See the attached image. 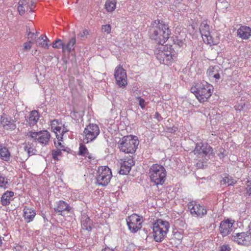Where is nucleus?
<instances>
[{
	"mask_svg": "<svg viewBox=\"0 0 251 251\" xmlns=\"http://www.w3.org/2000/svg\"><path fill=\"white\" fill-rule=\"evenodd\" d=\"M35 215L36 213L32 209L26 207H24V217L27 222L29 223L32 221L35 217Z\"/></svg>",
	"mask_w": 251,
	"mask_h": 251,
	"instance_id": "nucleus-21",
	"label": "nucleus"
},
{
	"mask_svg": "<svg viewBox=\"0 0 251 251\" xmlns=\"http://www.w3.org/2000/svg\"><path fill=\"white\" fill-rule=\"evenodd\" d=\"M98 126L94 124H90L84 129L82 134L81 141L84 144H88L95 140L100 134Z\"/></svg>",
	"mask_w": 251,
	"mask_h": 251,
	"instance_id": "nucleus-7",
	"label": "nucleus"
},
{
	"mask_svg": "<svg viewBox=\"0 0 251 251\" xmlns=\"http://www.w3.org/2000/svg\"><path fill=\"white\" fill-rule=\"evenodd\" d=\"M24 149L25 151H27L29 156L32 155L35 153L36 150L31 147H28L27 145L25 147Z\"/></svg>",
	"mask_w": 251,
	"mask_h": 251,
	"instance_id": "nucleus-38",
	"label": "nucleus"
},
{
	"mask_svg": "<svg viewBox=\"0 0 251 251\" xmlns=\"http://www.w3.org/2000/svg\"><path fill=\"white\" fill-rule=\"evenodd\" d=\"M81 116V115L80 114H78V117H80Z\"/></svg>",
	"mask_w": 251,
	"mask_h": 251,
	"instance_id": "nucleus-61",
	"label": "nucleus"
},
{
	"mask_svg": "<svg viewBox=\"0 0 251 251\" xmlns=\"http://www.w3.org/2000/svg\"><path fill=\"white\" fill-rule=\"evenodd\" d=\"M39 33V32L38 31H36V33H35V36H36V35H37Z\"/></svg>",
	"mask_w": 251,
	"mask_h": 251,
	"instance_id": "nucleus-59",
	"label": "nucleus"
},
{
	"mask_svg": "<svg viewBox=\"0 0 251 251\" xmlns=\"http://www.w3.org/2000/svg\"><path fill=\"white\" fill-rule=\"evenodd\" d=\"M75 43V38L72 37L69 43L67 44L66 46V49L68 50L69 52H70L72 50H73V47Z\"/></svg>",
	"mask_w": 251,
	"mask_h": 251,
	"instance_id": "nucleus-34",
	"label": "nucleus"
},
{
	"mask_svg": "<svg viewBox=\"0 0 251 251\" xmlns=\"http://www.w3.org/2000/svg\"><path fill=\"white\" fill-rule=\"evenodd\" d=\"M1 244H2V241H1V240L0 239V246H1Z\"/></svg>",
	"mask_w": 251,
	"mask_h": 251,
	"instance_id": "nucleus-60",
	"label": "nucleus"
},
{
	"mask_svg": "<svg viewBox=\"0 0 251 251\" xmlns=\"http://www.w3.org/2000/svg\"><path fill=\"white\" fill-rule=\"evenodd\" d=\"M224 176L223 179L221 180V183L222 185L225 186L232 185L236 183L235 180L232 177L229 176L228 175L225 174H224Z\"/></svg>",
	"mask_w": 251,
	"mask_h": 251,
	"instance_id": "nucleus-26",
	"label": "nucleus"
},
{
	"mask_svg": "<svg viewBox=\"0 0 251 251\" xmlns=\"http://www.w3.org/2000/svg\"><path fill=\"white\" fill-rule=\"evenodd\" d=\"M15 121L11 117H7L1 116L0 123L2 125L3 128L6 130L14 129L16 126Z\"/></svg>",
	"mask_w": 251,
	"mask_h": 251,
	"instance_id": "nucleus-19",
	"label": "nucleus"
},
{
	"mask_svg": "<svg viewBox=\"0 0 251 251\" xmlns=\"http://www.w3.org/2000/svg\"><path fill=\"white\" fill-rule=\"evenodd\" d=\"M139 145L136 136H127L123 137L119 142V148L121 151L126 153H135Z\"/></svg>",
	"mask_w": 251,
	"mask_h": 251,
	"instance_id": "nucleus-6",
	"label": "nucleus"
},
{
	"mask_svg": "<svg viewBox=\"0 0 251 251\" xmlns=\"http://www.w3.org/2000/svg\"><path fill=\"white\" fill-rule=\"evenodd\" d=\"M35 33L34 32H30L29 34H28V39H31V40H33L35 38Z\"/></svg>",
	"mask_w": 251,
	"mask_h": 251,
	"instance_id": "nucleus-49",
	"label": "nucleus"
},
{
	"mask_svg": "<svg viewBox=\"0 0 251 251\" xmlns=\"http://www.w3.org/2000/svg\"><path fill=\"white\" fill-rule=\"evenodd\" d=\"M70 151H71V150L69 148H64V151H67V152H69Z\"/></svg>",
	"mask_w": 251,
	"mask_h": 251,
	"instance_id": "nucleus-55",
	"label": "nucleus"
},
{
	"mask_svg": "<svg viewBox=\"0 0 251 251\" xmlns=\"http://www.w3.org/2000/svg\"><path fill=\"white\" fill-rule=\"evenodd\" d=\"M0 157L4 161H8L10 158V154L8 149L0 145Z\"/></svg>",
	"mask_w": 251,
	"mask_h": 251,
	"instance_id": "nucleus-27",
	"label": "nucleus"
},
{
	"mask_svg": "<svg viewBox=\"0 0 251 251\" xmlns=\"http://www.w3.org/2000/svg\"><path fill=\"white\" fill-rule=\"evenodd\" d=\"M88 157H89V158H91V157L90 156H88Z\"/></svg>",
	"mask_w": 251,
	"mask_h": 251,
	"instance_id": "nucleus-62",
	"label": "nucleus"
},
{
	"mask_svg": "<svg viewBox=\"0 0 251 251\" xmlns=\"http://www.w3.org/2000/svg\"><path fill=\"white\" fill-rule=\"evenodd\" d=\"M221 251H230V248L228 245H223L221 247Z\"/></svg>",
	"mask_w": 251,
	"mask_h": 251,
	"instance_id": "nucleus-47",
	"label": "nucleus"
},
{
	"mask_svg": "<svg viewBox=\"0 0 251 251\" xmlns=\"http://www.w3.org/2000/svg\"><path fill=\"white\" fill-rule=\"evenodd\" d=\"M32 41L30 40L27 42H26L24 45V50H29L31 48V45L32 44Z\"/></svg>",
	"mask_w": 251,
	"mask_h": 251,
	"instance_id": "nucleus-44",
	"label": "nucleus"
},
{
	"mask_svg": "<svg viewBox=\"0 0 251 251\" xmlns=\"http://www.w3.org/2000/svg\"><path fill=\"white\" fill-rule=\"evenodd\" d=\"M246 194L248 196H251V180H248L246 183Z\"/></svg>",
	"mask_w": 251,
	"mask_h": 251,
	"instance_id": "nucleus-42",
	"label": "nucleus"
},
{
	"mask_svg": "<svg viewBox=\"0 0 251 251\" xmlns=\"http://www.w3.org/2000/svg\"><path fill=\"white\" fill-rule=\"evenodd\" d=\"M51 129L55 134H60L62 132L61 129L63 126L61 121H59L57 120H54L51 122Z\"/></svg>",
	"mask_w": 251,
	"mask_h": 251,
	"instance_id": "nucleus-23",
	"label": "nucleus"
},
{
	"mask_svg": "<svg viewBox=\"0 0 251 251\" xmlns=\"http://www.w3.org/2000/svg\"><path fill=\"white\" fill-rule=\"evenodd\" d=\"M52 47L56 49H63V41L60 39L56 40L52 43Z\"/></svg>",
	"mask_w": 251,
	"mask_h": 251,
	"instance_id": "nucleus-36",
	"label": "nucleus"
},
{
	"mask_svg": "<svg viewBox=\"0 0 251 251\" xmlns=\"http://www.w3.org/2000/svg\"><path fill=\"white\" fill-rule=\"evenodd\" d=\"M218 66H210L207 72L208 76L212 77L215 73L218 72Z\"/></svg>",
	"mask_w": 251,
	"mask_h": 251,
	"instance_id": "nucleus-33",
	"label": "nucleus"
},
{
	"mask_svg": "<svg viewBox=\"0 0 251 251\" xmlns=\"http://www.w3.org/2000/svg\"><path fill=\"white\" fill-rule=\"evenodd\" d=\"M174 129H172V130L170 131V132H175L176 131V127H174Z\"/></svg>",
	"mask_w": 251,
	"mask_h": 251,
	"instance_id": "nucleus-58",
	"label": "nucleus"
},
{
	"mask_svg": "<svg viewBox=\"0 0 251 251\" xmlns=\"http://www.w3.org/2000/svg\"><path fill=\"white\" fill-rule=\"evenodd\" d=\"M75 113H76L74 111L73 112V113H71V114H72V116H75L76 118L77 116H76V115H75Z\"/></svg>",
	"mask_w": 251,
	"mask_h": 251,
	"instance_id": "nucleus-56",
	"label": "nucleus"
},
{
	"mask_svg": "<svg viewBox=\"0 0 251 251\" xmlns=\"http://www.w3.org/2000/svg\"><path fill=\"white\" fill-rule=\"evenodd\" d=\"M149 33L150 38L161 46L169 39L171 31L167 24L162 20H158L151 23Z\"/></svg>",
	"mask_w": 251,
	"mask_h": 251,
	"instance_id": "nucleus-1",
	"label": "nucleus"
},
{
	"mask_svg": "<svg viewBox=\"0 0 251 251\" xmlns=\"http://www.w3.org/2000/svg\"><path fill=\"white\" fill-rule=\"evenodd\" d=\"M114 77L117 84L120 87L125 86L127 84V77L126 70L120 65L116 67L114 71Z\"/></svg>",
	"mask_w": 251,
	"mask_h": 251,
	"instance_id": "nucleus-14",
	"label": "nucleus"
},
{
	"mask_svg": "<svg viewBox=\"0 0 251 251\" xmlns=\"http://www.w3.org/2000/svg\"><path fill=\"white\" fill-rule=\"evenodd\" d=\"M81 226L83 229L91 231L92 229V223L90 218L87 216H84L81 220Z\"/></svg>",
	"mask_w": 251,
	"mask_h": 251,
	"instance_id": "nucleus-25",
	"label": "nucleus"
},
{
	"mask_svg": "<svg viewBox=\"0 0 251 251\" xmlns=\"http://www.w3.org/2000/svg\"><path fill=\"white\" fill-rule=\"evenodd\" d=\"M88 150L87 148L84 146L82 143H80L79 144V154L81 155L84 156L85 155V154L86 153H88L87 152Z\"/></svg>",
	"mask_w": 251,
	"mask_h": 251,
	"instance_id": "nucleus-35",
	"label": "nucleus"
},
{
	"mask_svg": "<svg viewBox=\"0 0 251 251\" xmlns=\"http://www.w3.org/2000/svg\"><path fill=\"white\" fill-rule=\"evenodd\" d=\"M245 105L246 104L245 103H238L234 106V108L236 110L241 111L244 109Z\"/></svg>",
	"mask_w": 251,
	"mask_h": 251,
	"instance_id": "nucleus-43",
	"label": "nucleus"
},
{
	"mask_svg": "<svg viewBox=\"0 0 251 251\" xmlns=\"http://www.w3.org/2000/svg\"><path fill=\"white\" fill-rule=\"evenodd\" d=\"M30 32H31L30 31V29L29 28V26H26V33L27 34H29Z\"/></svg>",
	"mask_w": 251,
	"mask_h": 251,
	"instance_id": "nucleus-54",
	"label": "nucleus"
},
{
	"mask_svg": "<svg viewBox=\"0 0 251 251\" xmlns=\"http://www.w3.org/2000/svg\"><path fill=\"white\" fill-rule=\"evenodd\" d=\"M169 228L170 224L168 222L162 219L156 220L152 226V234L155 241L162 242L166 237Z\"/></svg>",
	"mask_w": 251,
	"mask_h": 251,
	"instance_id": "nucleus-5",
	"label": "nucleus"
},
{
	"mask_svg": "<svg viewBox=\"0 0 251 251\" xmlns=\"http://www.w3.org/2000/svg\"><path fill=\"white\" fill-rule=\"evenodd\" d=\"M29 0H20L19 1V5H26L28 3Z\"/></svg>",
	"mask_w": 251,
	"mask_h": 251,
	"instance_id": "nucleus-48",
	"label": "nucleus"
},
{
	"mask_svg": "<svg viewBox=\"0 0 251 251\" xmlns=\"http://www.w3.org/2000/svg\"><path fill=\"white\" fill-rule=\"evenodd\" d=\"M14 192L7 191L2 194L0 199L1 204L3 206H6L10 204V201L13 200Z\"/></svg>",
	"mask_w": 251,
	"mask_h": 251,
	"instance_id": "nucleus-20",
	"label": "nucleus"
},
{
	"mask_svg": "<svg viewBox=\"0 0 251 251\" xmlns=\"http://www.w3.org/2000/svg\"><path fill=\"white\" fill-rule=\"evenodd\" d=\"M89 33L88 30L86 29H84L83 30L82 32H80L79 34H78V36L79 37H84L87 35H88Z\"/></svg>",
	"mask_w": 251,
	"mask_h": 251,
	"instance_id": "nucleus-46",
	"label": "nucleus"
},
{
	"mask_svg": "<svg viewBox=\"0 0 251 251\" xmlns=\"http://www.w3.org/2000/svg\"><path fill=\"white\" fill-rule=\"evenodd\" d=\"M151 182L154 185H162L166 179L167 172L165 168L158 164H153L149 170Z\"/></svg>",
	"mask_w": 251,
	"mask_h": 251,
	"instance_id": "nucleus-3",
	"label": "nucleus"
},
{
	"mask_svg": "<svg viewBox=\"0 0 251 251\" xmlns=\"http://www.w3.org/2000/svg\"><path fill=\"white\" fill-rule=\"evenodd\" d=\"M233 224L234 221L228 219L221 222L219 230L223 236H226L231 232Z\"/></svg>",
	"mask_w": 251,
	"mask_h": 251,
	"instance_id": "nucleus-17",
	"label": "nucleus"
},
{
	"mask_svg": "<svg viewBox=\"0 0 251 251\" xmlns=\"http://www.w3.org/2000/svg\"><path fill=\"white\" fill-rule=\"evenodd\" d=\"M64 211H66L70 213V215L69 216V222H71V220L73 219V212L72 210V207L69 204L64 201Z\"/></svg>",
	"mask_w": 251,
	"mask_h": 251,
	"instance_id": "nucleus-31",
	"label": "nucleus"
},
{
	"mask_svg": "<svg viewBox=\"0 0 251 251\" xmlns=\"http://www.w3.org/2000/svg\"><path fill=\"white\" fill-rule=\"evenodd\" d=\"M136 99L138 100L139 105L142 109H144L146 107V102L144 99L141 98L140 97H137Z\"/></svg>",
	"mask_w": 251,
	"mask_h": 251,
	"instance_id": "nucleus-40",
	"label": "nucleus"
},
{
	"mask_svg": "<svg viewBox=\"0 0 251 251\" xmlns=\"http://www.w3.org/2000/svg\"><path fill=\"white\" fill-rule=\"evenodd\" d=\"M190 90L200 102H204L212 95L213 87L206 81L202 80L192 87Z\"/></svg>",
	"mask_w": 251,
	"mask_h": 251,
	"instance_id": "nucleus-2",
	"label": "nucleus"
},
{
	"mask_svg": "<svg viewBox=\"0 0 251 251\" xmlns=\"http://www.w3.org/2000/svg\"><path fill=\"white\" fill-rule=\"evenodd\" d=\"M55 135L56 139L54 140V145L57 149H58L59 147L62 148L63 147L61 143L63 139V131L60 134Z\"/></svg>",
	"mask_w": 251,
	"mask_h": 251,
	"instance_id": "nucleus-30",
	"label": "nucleus"
},
{
	"mask_svg": "<svg viewBox=\"0 0 251 251\" xmlns=\"http://www.w3.org/2000/svg\"><path fill=\"white\" fill-rule=\"evenodd\" d=\"M188 207L192 216L202 218L207 214V210L203 205L198 203L196 201H191L188 204Z\"/></svg>",
	"mask_w": 251,
	"mask_h": 251,
	"instance_id": "nucleus-9",
	"label": "nucleus"
},
{
	"mask_svg": "<svg viewBox=\"0 0 251 251\" xmlns=\"http://www.w3.org/2000/svg\"><path fill=\"white\" fill-rule=\"evenodd\" d=\"M31 2V5H29L27 6V7H29V8H30V12H32V6H33V5H34V3L33 2Z\"/></svg>",
	"mask_w": 251,
	"mask_h": 251,
	"instance_id": "nucleus-53",
	"label": "nucleus"
},
{
	"mask_svg": "<svg viewBox=\"0 0 251 251\" xmlns=\"http://www.w3.org/2000/svg\"><path fill=\"white\" fill-rule=\"evenodd\" d=\"M49 42V40L48 39L46 36H40L35 41V43L37 46L44 48L45 49H48L49 44L48 42Z\"/></svg>",
	"mask_w": 251,
	"mask_h": 251,
	"instance_id": "nucleus-24",
	"label": "nucleus"
},
{
	"mask_svg": "<svg viewBox=\"0 0 251 251\" xmlns=\"http://www.w3.org/2000/svg\"><path fill=\"white\" fill-rule=\"evenodd\" d=\"M212 148L208 144L200 143L196 144L193 152L195 154L201 155L202 156H209L212 154Z\"/></svg>",
	"mask_w": 251,
	"mask_h": 251,
	"instance_id": "nucleus-16",
	"label": "nucleus"
},
{
	"mask_svg": "<svg viewBox=\"0 0 251 251\" xmlns=\"http://www.w3.org/2000/svg\"><path fill=\"white\" fill-rule=\"evenodd\" d=\"M173 41L175 44L178 45L179 47H182L184 43L183 40L179 39L177 37H174Z\"/></svg>",
	"mask_w": 251,
	"mask_h": 251,
	"instance_id": "nucleus-41",
	"label": "nucleus"
},
{
	"mask_svg": "<svg viewBox=\"0 0 251 251\" xmlns=\"http://www.w3.org/2000/svg\"><path fill=\"white\" fill-rule=\"evenodd\" d=\"M128 229L131 232L135 233L142 227V221L140 217L137 214H132L126 219Z\"/></svg>",
	"mask_w": 251,
	"mask_h": 251,
	"instance_id": "nucleus-13",
	"label": "nucleus"
},
{
	"mask_svg": "<svg viewBox=\"0 0 251 251\" xmlns=\"http://www.w3.org/2000/svg\"><path fill=\"white\" fill-rule=\"evenodd\" d=\"M8 185L7 178L3 175L0 174V187L6 188Z\"/></svg>",
	"mask_w": 251,
	"mask_h": 251,
	"instance_id": "nucleus-32",
	"label": "nucleus"
},
{
	"mask_svg": "<svg viewBox=\"0 0 251 251\" xmlns=\"http://www.w3.org/2000/svg\"><path fill=\"white\" fill-rule=\"evenodd\" d=\"M237 36L243 40H247L251 36V28L248 26L242 25L237 31Z\"/></svg>",
	"mask_w": 251,
	"mask_h": 251,
	"instance_id": "nucleus-18",
	"label": "nucleus"
},
{
	"mask_svg": "<svg viewBox=\"0 0 251 251\" xmlns=\"http://www.w3.org/2000/svg\"><path fill=\"white\" fill-rule=\"evenodd\" d=\"M39 118V114L37 111L33 110L30 112L27 122L30 126H34L37 123Z\"/></svg>",
	"mask_w": 251,
	"mask_h": 251,
	"instance_id": "nucleus-22",
	"label": "nucleus"
},
{
	"mask_svg": "<svg viewBox=\"0 0 251 251\" xmlns=\"http://www.w3.org/2000/svg\"><path fill=\"white\" fill-rule=\"evenodd\" d=\"M200 31L203 42L210 46L215 45L217 44L216 40L213 39L209 31V26L206 24H201Z\"/></svg>",
	"mask_w": 251,
	"mask_h": 251,
	"instance_id": "nucleus-11",
	"label": "nucleus"
},
{
	"mask_svg": "<svg viewBox=\"0 0 251 251\" xmlns=\"http://www.w3.org/2000/svg\"><path fill=\"white\" fill-rule=\"evenodd\" d=\"M101 30L102 32L109 34L111 32V27L110 25H102L101 26Z\"/></svg>",
	"mask_w": 251,
	"mask_h": 251,
	"instance_id": "nucleus-39",
	"label": "nucleus"
},
{
	"mask_svg": "<svg viewBox=\"0 0 251 251\" xmlns=\"http://www.w3.org/2000/svg\"><path fill=\"white\" fill-rule=\"evenodd\" d=\"M69 131L68 130L65 129V127L64 126V131H63V132H64V134L66 133L67 132Z\"/></svg>",
	"mask_w": 251,
	"mask_h": 251,
	"instance_id": "nucleus-57",
	"label": "nucleus"
},
{
	"mask_svg": "<svg viewBox=\"0 0 251 251\" xmlns=\"http://www.w3.org/2000/svg\"><path fill=\"white\" fill-rule=\"evenodd\" d=\"M54 216H61L63 212V201H60L56 203V206L54 207Z\"/></svg>",
	"mask_w": 251,
	"mask_h": 251,
	"instance_id": "nucleus-29",
	"label": "nucleus"
},
{
	"mask_svg": "<svg viewBox=\"0 0 251 251\" xmlns=\"http://www.w3.org/2000/svg\"><path fill=\"white\" fill-rule=\"evenodd\" d=\"M62 150L57 149L56 151H53L52 152V157L55 160H58V156H61Z\"/></svg>",
	"mask_w": 251,
	"mask_h": 251,
	"instance_id": "nucleus-37",
	"label": "nucleus"
},
{
	"mask_svg": "<svg viewBox=\"0 0 251 251\" xmlns=\"http://www.w3.org/2000/svg\"><path fill=\"white\" fill-rule=\"evenodd\" d=\"M101 251H115L114 249L110 248L109 247H105L104 249H103Z\"/></svg>",
	"mask_w": 251,
	"mask_h": 251,
	"instance_id": "nucleus-52",
	"label": "nucleus"
},
{
	"mask_svg": "<svg viewBox=\"0 0 251 251\" xmlns=\"http://www.w3.org/2000/svg\"><path fill=\"white\" fill-rule=\"evenodd\" d=\"M156 57L160 63L170 65L176 57L175 51L171 46L161 45L155 51Z\"/></svg>",
	"mask_w": 251,
	"mask_h": 251,
	"instance_id": "nucleus-4",
	"label": "nucleus"
},
{
	"mask_svg": "<svg viewBox=\"0 0 251 251\" xmlns=\"http://www.w3.org/2000/svg\"><path fill=\"white\" fill-rule=\"evenodd\" d=\"M155 118H156L157 119V120L159 121L162 120V117H161V115L157 112H156L155 114Z\"/></svg>",
	"mask_w": 251,
	"mask_h": 251,
	"instance_id": "nucleus-50",
	"label": "nucleus"
},
{
	"mask_svg": "<svg viewBox=\"0 0 251 251\" xmlns=\"http://www.w3.org/2000/svg\"><path fill=\"white\" fill-rule=\"evenodd\" d=\"M27 136L33 139L36 142L38 141L42 145H47L50 138V134L47 130L40 131L39 132L30 131Z\"/></svg>",
	"mask_w": 251,
	"mask_h": 251,
	"instance_id": "nucleus-10",
	"label": "nucleus"
},
{
	"mask_svg": "<svg viewBox=\"0 0 251 251\" xmlns=\"http://www.w3.org/2000/svg\"><path fill=\"white\" fill-rule=\"evenodd\" d=\"M116 0H106L105 8L108 12H112L116 8Z\"/></svg>",
	"mask_w": 251,
	"mask_h": 251,
	"instance_id": "nucleus-28",
	"label": "nucleus"
},
{
	"mask_svg": "<svg viewBox=\"0 0 251 251\" xmlns=\"http://www.w3.org/2000/svg\"><path fill=\"white\" fill-rule=\"evenodd\" d=\"M212 77L215 78L216 79H219L220 78V75L219 73L217 72Z\"/></svg>",
	"mask_w": 251,
	"mask_h": 251,
	"instance_id": "nucleus-51",
	"label": "nucleus"
},
{
	"mask_svg": "<svg viewBox=\"0 0 251 251\" xmlns=\"http://www.w3.org/2000/svg\"><path fill=\"white\" fill-rule=\"evenodd\" d=\"M112 176L110 169L107 166H100L97 171V182L99 185L105 186L109 183Z\"/></svg>",
	"mask_w": 251,
	"mask_h": 251,
	"instance_id": "nucleus-8",
	"label": "nucleus"
},
{
	"mask_svg": "<svg viewBox=\"0 0 251 251\" xmlns=\"http://www.w3.org/2000/svg\"><path fill=\"white\" fill-rule=\"evenodd\" d=\"M231 240L239 245L244 246L251 245V236H250L248 232H241L233 233L230 236Z\"/></svg>",
	"mask_w": 251,
	"mask_h": 251,
	"instance_id": "nucleus-12",
	"label": "nucleus"
},
{
	"mask_svg": "<svg viewBox=\"0 0 251 251\" xmlns=\"http://www.w3.org/2000/svg\"><path fill=\"white\" fill-rule=\"evenodd\" d=\"M18 10L19 11V14L21 15H23L25 12V9L24 6L23 5H19V6L18 7Z\"/></svg>",
	"mask_w": 251,
	"mask_h": 251,
	"instance_id": "nucleus-45",
	"label": "nucleus"
},
{
	"mask_svg": "<svg viewBox=\"0 0 251 251\" xmlns=\"http://www.w3.org/2000/svg\"><path fill=\"white\" fill-rule=\"evenodd\" d=\"M119 162L120 164L119 173L121 175H127L131 170V167L134 165V161L131 156L121 159Z\"/></svg>",
	"mask_w": 251,
	"mask_h": 251,
	"instance_id": "nucleus-15",
	"label": "nucleus"
}]
</instances>
